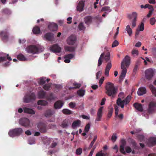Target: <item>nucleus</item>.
<instances>
[{
	"instance_id": "1",
	"label": "nucleus",
	"mask_w": 156,
	"mask_h": 156,
	"mask_svg": "<svg viewBox=\"0 0 156 156\" xmlns=\"http://www.w3.org/2000/svg\"><path fill=\"white\" fill-rule=\"evenodd\" d=\"M105 94L109 97L114 98L116 95L117 89L115 87L114 84L111 82H108L105 86Z\"/></svg>"
},
{
	"instance_id": "2",
	"label": "nucleus",
	"mask_w": 156,
	"mask_h": 156,
	"mask_svg": "<svg viewBox=\"0 0 156 156\" xmlns=\"http://www.w3.org/2000/svg\"><path fill=\"white\" fill-rule=\"evenodd\" d=\"M130 58L128 55H126L123 59L121 63V68L122 69L120 76V79H123L126 76L127 72L126 67L129 66L130 64Z\"/></svg>"
},
{
	"instance_id": "3",
	"label": "nucleus",
	"mask_w": 156,
	"mask_h": 156,
	"mask_svg": "<svg viewBox=\"0 0 156 156\" xmlns=\"http://www.w3.org/2000/svg\"><path fill=\"white\" fill-rule=\"evenodd\" d=\"M110 52H108L106 54L105 53V55L103 58L106 62H108V61H109V62H108L106 66L105 72V75L108 77L109 76V71L112 67V64L111 63V61L110 60Z\"/></svg>"
},
{
	"instance_id": "4",
	"label": "nucleus",
	"mask_w": 156,
	"mask_h": 156,
	"mask_svg": "<svg viewBox=\"0 0 156 156\" xmlns=\"http://www.w3.org/2000/svg\"><path fill=\"white\" fill-rule=\"evenodd\" d=\"M27 52L30 53L36 54L44 51V48L37 47L35 45H31L27 46L26 48Z\"/></svg>"
},
{
	"instance_id": "5",
	"label": "nucleus",
	"mask_w": 156,
	"mask_h": 156,
	"mask_svg": "<svg viewBox=\"0 0 156 156\" xmlns=\"http://www.w3.org/2000/svg\"><path fill=\"white\" fill-rule=\"evenodd\" d=\"M23 130L21 128H17L10 130L8 133L9 136L12 137L18 136L21 135Z\"/></svg>"
},
{
	"instance_id": "6",
	"label": "nucleus",
	"mask_w": 156,
	"mask_h": 156,
	"mask_svg": "<svg viewBox=\"0 0 156 156\" xmlns=\"http://www.w3.org/2000/svg\"><path fill=\"white\" fill-rule=\"evenodd\" d=\"M36 99V96L33 92L26 94L23 98V102L25 103L32 102Z\"/></svg>"
},
{
	"instance_id": "7",
	"label": "nucleus",
	"mask_w": 156,
	"mask_h": 156,
	"mask_svg": "<svg viewBox=\"0 0 156 156\" xmlns=\"http://www.w3.org/2000/svg\"><path fill=\"white\" fill-rule=\"evenodd\" d=\"M155 72V69L152 68H149L146 69L145 71L146 79L148 80H152Z\"/></svg>"
},
{
	"instance_id": "8",
	"label": "nucleus",
	"mask_w": 156,
	"mask_h": 156,
	"mask_svg": "<svg viewBox=\"0 0 156 156\" xmlns=\"http://www.w3.org/2000/svg\"><path fill=\"white\" fill-rule=\"evenodd\" d=\"M156 107V102L155 101H151L148 105L147 112L149 113H153Z\"/></svg>"
},
{
	"instance_id": "9",
	"label": "nucleus",
	"mask_w": 156,
	"mask_h": 156,
	"mask_svg": "<svg viewBox=\"0 0 156 156\" xmlns=\"http://www.w3.org/2000/svg\"><path fill=\"white\" fill-rule=\"evenodd\" d=\"M37 127L41 133H44L47 132V125L45 123L40 122L38 123Z\"/></svg>"
},
{
	"instance_id": "10",
	"label": "nucleus",
	"mask_w": 156,
	"mask_h": 156,
	"mask_svg": "<svg viewBox=\"0 0 156 156\" xmlns=\"http://www.w3.org/2000/svg\"><path fill=\"white\" fill-rule=\"evenodd\" d=\"M20 124L24 126H28L30 125V121L27 118H23L20 119L19 122Z\"/></svg>"
},
{
	"instance_id": "11",
	"label": "nucleus",
	"mask_w": 156,
	"mask_h": 156,
	"mask_svg": "<svg viewBox=\"0 0 156 156\" xmlns=\"http://www.w3.org/2000/svg\"><path fill=\"white\" fill-rule=\"evenodd\" d=\"M50 50L53 52H60L61 51V49L58 44H55L50 47Z\"/></svg>"
},
{
	"instance_id": "12",
	"label": "nucleus",
	"mask_w": 156,
	"mask_h": 156,
	"mask_svg": "<svg viewBox=\"0 0 156 156\" xmlns=\"http://www.w3.org/2000/svg\"><path fill=\"white\" fill-rule=\"evenodd\" d=\"M103 107H100L98 110L97 115L96 118L95 119V122L100 121L101 120L102 116V110Z\"/></svg>"
},
{
	"instance_id": "13",
	"label": "nucleus",
	"mask_w": 156,
	"mask_h": 156,
	"mask_svg": "<svg viewBox=\"0 0 156 156\" xmlns=\"http://www.w3.org/2000/svg\"><path fill=\"white\" fill-rule=\"evenodd\" d=\"M76 37L75 35H71L67 39V43L69 45H73L75 42Z\"/></svg>"
},
{
	"instance_id": "14",
	"label": "nucleus",
	"mask_w": 156,
	"mask_h": 156,
	"mask_svg": "<svg viewBox=\"0 0 156 156\" xmlns=\"http://www.w3.org/2000/svg\"><path fill=\"white\" fill-rule=\"evenodd\" d=\"M121 144L120 146L119 150L121 153L124 154H126L124 150V147L126 144V142L124 139H122L121 141Z\"/></svg>"
},
{
	"instance_id": "15",
	"label": "nucleus",
	"mask_w": 156,
	"mask_h": 156,
	"mask_svg": "<svg viewBox=\"0 0 156 156\" xmlns=\"http://www.w3.org/2000/svg\"><path fill=\"white\" fill-rule=\"evenodd\" d=\"M48 28L51 31H56L58 29V25L55 23H51L48 26Z\"/></svg>"
},
{
	"instance_id": "16",
	"label": "nucleus",
	"mask_w": 156,
	"mask_h": 156,
	"mask_svg": "<svg viewBox=\"0 0 156 156\" xmlns=\"http://www.w3.org/2000/svg\"><path fill=\"white\" fill-rule=\"evenodd\" d=\"M64 103L61 101H58L55 102L54 104V107L55 109L60 108L64 105Z\"/></svg>"
},
{
	"instance_id": "17",
	"label": "nucleus",
	"mask_w": 156,
	"mask_h": 156,
	"mask_svg": "<svg viewBox=\"0 0 156 156\" xmlns=\"http://www.w3.org/2000/svg\"><path fill=\"white\" fill-rule=\"evenodd\" d=\"M53 37V34L51 33H48L44 35V37L45 39V40L49 41H51Z\"/></svg>"
},
{
	"instance_id": "18",
	"label": "nucleus",
	"mask_w": 156,
	"mask_h": 156,
	"mask_svg": "<svg viewBox=\"0 0 156 156\" xmlns=\"http://www.w3.org/2000/svg\"><path fill=\"white\" fill-rule=\"evenodd\" d=\"M147 90L144 87H141L139 88L137 91V94L139 96H141L146 94Z\"/></svg>"
},
{
	"instance_id": "19",
	"label": "nucleus",
	"mask_w": 156,
	"mask_h": 156,
	"mask_svg": "<svg viewBox=\"0 0 156 156\" xmlns=\"http://www.w3.org/2000/svg\"><path fill=\"white\" fill-rule=\"evenodd\" d=\"M0 36L3 40H7L8 37V32L6 30L1 31L0 32Z\"/></svg>"
},
{
	"instance_id": "20",
	"label": "nucleus",
	"mask_w": 156,
	"mask_h": 156,
	"mask_svg": "<svg viewBox=\"0 0 156 156\" xmlns=\"http://www.w3.org/2000/svg\"><path fill=\"white\" fill-rule=\"evenodd\" d=\"M147 145L149 147L152 146L156 144V138H150L148 140Z\"/></svg>"
},
{
	"instance_id": "21",
	"label": "nucleus",
	"mask_w": 156,
	"mask_h": 156,
	"mask_svg": "<svg viewBox=\"0 0 156 156\" xmlns=\"http://www.w3.org/2000/svg\"><path fill=\"white\" fill-rule=\"evenodd\" d=\"M84 5V2L82 0L80 1L77 7V10L80 12H82L83 10Z\"/></svg>"
},
{
	"instance_id": "22",
	"label": "nucleus",
	"mask_w": 156,
	"mask_h": 156,
	"mask_svg": "<svg viewBox=\"0 0 156 156\" xmlns=\"http://www.w3.org/2000/svg\"><path fill=\"white\" fill-rule=\"evenodd\" d=\"M55 113L54 110L48 109L46 111L44 116L46 117H49L53 115Z\"/></svg>"
},
{
	"instance_id": "23",
	"label": "nucleus",
	"mask_w": 156,
	"mask_h": 156,
	"mask_svg": "<svg viewBox=\"0 0 156 156\" xmlns=\"http://www.w3.org/2000/svg\"><path fill=\"white\" fill-rule=\"evenodd\" d=\"M46 98L47 100L49 101L54 100L56 98V97L53 93H50L46 96Z\"/></svg>"
},
{
	"instance_id": "24",
	"label": "nucleus",
	"mask_w": 156,
	"mask_h": 156,
	"mask_svg": "<svg viewBox=\"0 0 156 156\" xmlns=\"http://www.w3.org/2000/svg\"><path fill=\"white\" fill-rule=\"evenodd\" d=\"M23 111L24 113L31 115L34 114L35 113V111L33 109L27 107L23 108Z\"/></svg>"
},
{
	"instance_id": "25",
	"label": "nucleus",
	"mask_w": 156,
	"mask_h": 156,
	"mask_svg": "<svg viewBox=\"0 0 156 156\" xmlns=\"http://www.w3.org/2000/svg\"><path fill=\"white\" fill-rule=\"evenodd\" d=\"M125 101L122 100L120 98H119L117 100V105L120 106L121 108H123L124 107V105L125 104Z\"/></svg>"
},
{
	"instance_id": "26",
	"label": "nucleus",
	"mask_w": 156,
	"mask_h": 156,
	"mask_svg": "<svg viewBox=\"0 0 156 156\" xmlns=\"http://www.w3.org/2000/svg\"><path fill=\"white\" fill-rule=\"evenodd\" d=\"M133 106L138 111H143V109L141 104L138 103H135L133 104Z\"/></svg>"
},
{
	"instance_id": "27",
	"label": "nucleus",
	"mask_w": 156,
	"mask_h": 156,
	"mask_svg": "<svg viewBox=\"0 0 156 156\" xmlns=\"http://www.w3.org/2000/svg\"><path fill=\"white\" fill-rule=\"evenodd\" d=\"M92 20V17L90 16H87L84 18V21L86 24H89L91 23Z\"/></svg>"
},
{
	"instance_id": "28",
	"label": "nucleus",
	"mask_w": 156,
	"mask_h": 156,
	"mask_svg": "<svg viewBox=\"0 0 156 156\" xmlns=\"http://www.w3.org/2000/svg\"><path fill=\"white\" fill-rule=\"evenodd\" d=\"M149 87L151 91V92L153 95L155 96H156V88L154 86L151 84L149 85Z\"/></svg>"
},
{
	"instance_id": "29",
	"label": "nucleus",
	"mask_w": 156,
	"mask_h": 156,
	"mask_svg": "<svg viewBox=\"0 0 156 156\" xmlns=\"http://www.w3.org/2000/svg\"><path fill=\"white\" fill-rule=\"evenodd\" d=\"M33 32L34 34H38L41 32L40 28L37 26H35L34 27Z\"/></svg>"
},
{
	"instance_id": "30",
	"label": "nucleus",
	"mask_w": 156,
	"mask_h": 156,
	"mask_svg": "<svg viewBox=\"0 0 156 156\" xmlns=\"http://www.w3.org/2000/svg\"><path fill=\"white\" fill-rule=\"evenodd\" d=\"M81 123V121L79 120H77L74 121L73 123L72 126L73 128L75 127L80 126Z\"/></svg>"
},
{
	"instance_id": "31",
	"label": "nucleus",
	"mask_w": 156,
	"mask_h": 156,
	"mask_svg": "<svg viewBox=\"0 0 156 156\" xmlns=\"http://www.w3.org/2000/svg\"><path fill=\"white\" fill-rule=\"evenodd\" d=\"M46 92L42 90L39 91L38 93V97L40 98H43L45 96Z\"/></svg>"
},
{
	"instance_id": "32",
	"label": "nucleus",
	"mask_w": 156,
	"mask_h": 156,
	"mask_svg": "<svg viewBox=\"0 0 156 156\" xmlns=\"http://www.w3.org/2000/svg\"><path fill=\"white\" fill-rule=\"evenodd\" d=\"M137 16V13L135 12H133L131 15H129L128 17L130 19L133 18V20H136Z\"/></svg>"
},
{
	"instance_id": "33",
	"label": "nucleus",
	"mask_w": 156,
	"mask_h": 156,
	"mask_svg": "<svg viewBox=\"0 0 156 156\" xmlns=\"http://www.w3.org/2000/svg\"><path fill=\"white\" fill-rule=\"evenodd\" d=\"M73 86H74V87H69V90H71L72 89H75L79 88L81 86V84L79 83H73Z\"/></svg>"
},
{
	"instance_id": "34",
	"label": "nucleus",
	"mask_w": 156,
	"mask_h": 156,
	"mask_svg": "<svg viewBox=\"0 0 156 156\" xmlns=\"http://www.w3.org/2000/svg\"><path fill=\"white\" fill-rule=\"evenodd\" d=\"M18 59L21 61H25L27 60V59L25 56L22 54H20L17 56Z\"/></svg>"
},
{
	"instance_id": "35",
	"label": "nucleus",
	"mask_w": 156,
	"mask_h": 156,
	"mask_svg": "<svg viewBox=\"0 0 156 156\" xmlns=\"http://www.w3.org/2000/svg\"><path fill=\"white\" fill-rule=\"evenodd\" d=\"M48 104L47 101L44 100H40L37 102V104L39 105L45 106Z\"/></svg>"
},
{
	"instance_id": "36",
	"label": "nucleus",
	"mask_w": 156,
	"mask_h": 156,
	"mask_svg": "<svg viewBox=\"0 0 156 156\" xmlns=\"http://www.w3.org/2000/svg\"><path fill=\"white\" fill-rule=\"evenodd\" d=\"M105 55V53H102L101 55L98 60V66H100L102 64V58H104V57Z\"/></svg>"
},
{
	"instance_id": "37",
	"label": "nucleus",
	"mask_w": 156,
	"mask_h": 156,
	"mask_svg": "<svg viewBox=\"0 0 156 156\" xmlns=\"http://www.w3.org/2000/svg\"><path fill=\"white\" fill-rule=\"evenodd\" d=\"M75 48L74 47L71 46H66L65 49L66 51L69 52H73L75 51Z\"/></svg>"
},
{
	"instance_id": "38",
	"label": "nucleus",
	"mask_w": 156,
	"mask_h": 156,
	"mask_svg": "<svg viewBox=\"0 0 156 156\" xmlns=\"http://www.w3.org/2000/svg\"><path fill=\"white\" fill-rule=\"evenodd\" d=\"M69 105L70 108L71 109H76L77 108L76 107V104L75 102H70L69 103Z\"/></svg>"
},
{
	"instance_id": "39",
	"label": "nucleus",
	"mask_w": 156,
	"mask_h": 156,
	"mask_svg": "<svg viewBox=\"0 0 156 156\" xmlns=\"http://www.w3.org/2000/svg\"><path fill=\"white\" fill-rule=\"evenodd\" d=\"M126 30L129 36H130L132 34V31L129 25L127 26L126 28Z\"/></svg>"
},
{
	"instance_id": "40",
	"label": "nucleus",
	"mask_w": 156,
	"mask_h": 156,
	"mask_svg": "<svg viewBox=\"0 0 156 156\" xmlns=\"http://www.w3.org/2000/svg\"><path fill=\"white\" fill-rule=\"evenodd\" d=\"M68 120L66 119H65L62 122V123L61 125V126L63 128H66L68 126Z\"/></svg>"
},
{
	"instance_id": "41",
	"label": "nucleus",
	"mask_w": 156,
	"mask_h": 156,
	"mask_svg": "<svg viewBox=\"0 0 156 156\" xmlns=\"http://www.w3.org/2000/svg\"><path fill=\"white\" fill-rule=\"evenodd\" d=\"M62 112L66 115H70L72 113V111L68 109H63L62 110Z\"/></svg>"
},
{
	"instance_id": "42",
	"label": "nucleus",
	"mask_w": 156,
	"mask_h": 156,
	"mask_svg": "<svg viewBox=\"0 0 156 156\" xmlns=\"http://www.w3.org/2000/svg\"><path fill=\"white\" fill-rule=\"evenodd\" d=\"M85 93V90L82 89H80L77 92L79 96L81 97H82L84 95Z\"/></svg>"
},
{
	"instance_id": "43",
	"label": "nucleus",
	"mask_w": 156,
	"mask_h": 156,
	"mask_svg": "<svg viewBox=\"0 0 156 156\" xmlns=\"http://www.w3.org/2000/svg\"><path fill=\"white\" fill-rule=\"evenodd\" d=\"M74 55L73 54H69L65 55L64 58H68L69 59H72L74 57Z\"/></svg>"
},
{
	"instance_id": "44",
	"label": "nucleus",
	"mask_w": 156,
	"mask_h": 156,
	"mask_svg": "<svg viewBox=\"0 0 156 156\" xmlns=\"http://www.w3.org/2000/svg\"><path fill=\"white\" fill-rule=\"evenodd\" d=\"M51 87V85L50 83H48L44 85L43 87L45 90H49Z\"/></svg>"
},
{
	"instance_id": "45",
	"label": "nucleus",
	"mask_w": 156,
	"mask_h": 156,
	"mask_svg": "<svg viewBox=\"0 0 156 156\" xmlns=\"http://www.w3.org/2000/svg\"><path fill=\"white\" fill-rule=\"evenodd\" d=\"M111 9L110 8V7L108 6H105L103 7L101 9V12L104 11H108V12H110L111 11Z\"/></svg>"
},
{
	"instance_id": "46",
	"label": "nucleus",
	"mask_w": 156,
	"mask_h": 156,
	"mask_svg": "<svg viewBox=\"0 0 156 156\" xmlns=\"http://www.w3.org/2000/svg\"><path fill=\"white\" fill-rule=\"evenodd\" d=\"M78 27L80 30H83L85 29V27H84L83 23L82 22L80 23L79 24Z\"/></svg>"
},
{
	"instance_id": "47",
	"label": "nucleus",
	"mask_w": 156,
	"mask_h": 156,
	"mask_svg": "<svg viewBox=\"0 0 156 156\" xmlns=\"http://www.w3.org/2000/svg\"><path fill=\"white\" fill-rule=\"evenodd\" d=\"M131 100V96L129 95L126 98L124 101H125V105H127L129 103Z\"/></svg>"
},
{
	"instance_id": "48",
	"label": "nucleus",
	"mask_w": 156,
	"mask_h": 156,
	"mask_svg": "<svg viewBox=\"0 0 156 156\" xmlns=\"http://www.w3.org/2000/svg\"><path fill=\"white\" fill-rule=\"evenodd\" d=\"M117 139V134L115 133H113L111 138L112 141L113 142H115L116 140Z\"/></svg>"
},
{
	"instance_id": "49",
	"label": "nucleus",
	"mask_w": 156,
	"mask_h": 156,
	"mask_svg": "<svg viewBox=\"0 0 156 156\" xmlns=\"http://www.w3.org/2000/svg\"><path fill=\"white\" fill-rule=\"evenodd\" d=\"M82 152V149L81 148H79L77 149L76 151V154L77 155H80L81 154Z\"/></svg>"
},
{
	"instance_id": "50",
	"label": "nucleus",
	"mask_w": 156,
	"mask_h": 156,
	"mask_svg": "<svg viewBox=\"0 0 156 156\" xmlns=\"http://www.w3.org/2000/svg\"><path fill=\"white\" fill-rule=\"evenodd\" d=\"M144 137L143 135H139L137 136V138L140 142H142L144 140Z\"/></svg>"
},
{
	"instance_id": "51",
	"label": "nucleus",
	"mask_w": 156,
	"mask_h": 156,
	"mask_svg": "<svg viewBox=\"0 0 156 156\" xmlns=\"http://www.w3.org/2000/svg\"><path fill=\"white\" fill-rule=\"evenodd\" d=\"M90 128V126L89 124H87L85 126L84 129V131L86 133H87L89 131Z\"/></svg>"
},
{
	"instance_id": "52",
	"label": "nucleus",
	"mask_w": 156,
	"mask_h": 156,
	"mask_svg": "<svg viewBox=\"0 0 156 156\" xmlns=\"http://www.w3.org/2000/svg\"><path fill=\"white\" fill-rule=\"evenodd\" d=\"M138 28H139V30L142 31L144 30V24L143 23H141L140 25L139 26Z\"/></svg>"
},
{
	"instance_id": "53",
	"label": "nucleus",
	"mask_w": 156,
	"mask_h": 156,
	"mask_svg": "<svg viewBox=\"0 0 156 156\" xmlns=\"http://www.w3.org/2000/svg\"><path fill=\"white\" fill-rule=\"evenodd\" d=\"M142 59L144 60V63L145 65H147V61L148 62H150V60L149 59V58L147 57H145V58H141Z\"/></svg>"
},
{
	"instance_id": "54",
	"label": "nucleus",
	"mask_w": 156,
	"mask_h": 156,
	"mask_svg": "<svg viewBox=\"0 0 156 156\" xmlns=\"http://www.w3.org/2000/svg\"><path fill=\"white\" fill-rule=\"evenodd\" d=\"M141 58L142 57H140L138 59L136 62L135 65H137V66H139L142 60Z\"/></svg>"
},
{
	"instance_id": "55",
	"label": "nucleus",
	"mask_w": 156,
	"mask_h": 156,
	"mask_svg": "<svg viewBox=\"0 0 156 156\" xmlns=\"http://www.w3.org/2000/svg\"><path fill=\"white\" fill-rule=\"evenodd\" d=\"M119 44V42L117 40H115L113 43L112 45V47L114 48L118 46Z\"/></svg>"
},
{
	"instance_id": "56",
	"label": "nucleus",
	"mask_w": 156,
	"mask_h": 156,
	"mask_svg": "<svg viewBox=\"0 0 156 156\" xmlns=\"http://www.w3.org/2000/svg\"><path fill=\"white\" fill-rule=\"evenodd\" d=\"M113 112V110L112 109H110L108 112V115H107V117L109 119L112 116V113Z\"/></svg>"
},
{
	"instance_id": "57",
	"label": "nucleus",
	"mask_w": 156,
	"mask_h": 156,
	"mask_svg": "<svg viewBox=\"0 0 156 156\" xmlns=\"http://www.w3.org/2000/svg\"><path fill=\"white\" fill-rule=\"evenodd\" d=\"M125 149L126 152L128 153H129L132 152V149L129 146L126 147Z\"/></svg>"
},
{
	"instance_id": "58",
	"label": "nucleus",
	"mask_w": 156,
	"mask_h": 156,
	"mask_svg": "<svg viewBox=\"0 0 156 156\" xmlns=\"http://www.w3.org/2000/svg\"><path fill=\"white\" fill-rule=\"evenodd\" d=\"M45 79L44 78H42L40 80L39 84L41 85H43L45 83Z\"/></svg>"
},
{
	"instance_id": "59",
	"label": "nucleus",
	"mask_w": 156,
	"mask_h": 156,
	"mask_svg": "<svg viewBox=\"0 0 156 156\" xmlns=\"http://www.w3.org/2000/svg\"><path fill=\"white\" fill-rule=\"evenodd\" d=\"M105 78L103 76L100 79L98 83L99 86L101 87V85L103 83V82Z\"/></svg>"
},
{
	"instance_id": "60",
	"label": "nucleus",
	"mask_w": 156,
	"mask_h": 156,
	"mask_svg": "<svg viewBox=\"0 0 156 156\" xmlns=\"http://www.w3.org/2000/svg\"><path fill=\"white\" fill-rule=\"evenodd\" d=\"M155 21L156 20L154 18H151L150 20V24L152 25H154L155 23Z\"/></svg>"
},
{
	"instance_id": "61",
	"label": "nucleus",
	"mask_w": 156,
	"mask_h": 156,
	"mask_svg": "<svg viewBox=\"0 0 156 156\" xmlns=\"http://www.w3.org/2000/svg\"><path fill=\"white\" fill-rule=\"evenodd\" d=\"M102 151H101L100 152L98 153L96 155V156H105V155L104 153H102Z\"/></svg>"
},
{
	"instance_id": "62",
	"label": "nucleus",
	"mask_w": 156,
	"mask_h": 156,
	"mask_svg": "<svg viewBox=\"0 0 156 156\" xmlns=\"http://www.w3.org/2000/svg\"><path fill=\"white\" fill-rule=\"evenodd\" d=\"M132 55H138V51L137 50L133 49L132 51Z\"/></svg>"
},
{
	"instance_id": "63",
	"label": "nucleus",
	"mask_w": 156,
	"mask_h": 156,
	"mask_svg": "<svg viewBox=\"0 0 156 156\" xmlns=\"http://www.w3.org/2000/svg\"><path fill=\"white\" fill-rule=\"evenodd\" d=\"M136 20H133L132 21V27H134L136 26Z\"/></svg>"
},
{
	"instance_id": "64",
	"label": "nucleus",
	"mask_w": 156,
	"mask_h": 156,
	"mask_svg": "<svg viewBox=\"0 0 156 156\" xmlns=\"http://www.w3.org/2000/svg\"><path fill=\"white\" fill-rule=\"evenodd\" d=\"M137 69L138 66H137V65H135L133 70V73L134 74H135L136 73Z\"/></svg>"
}]
</instances>
